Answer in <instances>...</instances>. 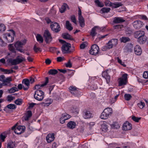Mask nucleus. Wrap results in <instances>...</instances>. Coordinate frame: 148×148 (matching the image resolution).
<instances>
[{"instance_id":"f257e3e1","label":"nucleus","mask_w":148,"mask_h":148,"mask_svg":"<svg viewBox=\"0 0 148 148\" xmlns=\"http://www.w3.org/2000/svg\"><path fill=\"white\" fill-rule=\"evenodd\" d=\"M145 32L143 31H136L134 33L135 38H138V42L140 44H143L145 43L147 40V37L145 35Z\"/></svg>"},{"instance_id":"f03ea898","label":"nucleus","mask_w":148,"mask_h":148,"mask_svg":"<svg viewBox=\"0 0 148 148\" xmlns=\"http://www.w3.org/2000/svg\"><path fill=\"white\" fill-rule=\"evenodd\" d=\"M11 33H6L3 34V38H5L8 42H11L14 40L15 33L14 30L10 29Z\"/></svg>"},{"instance_id":"7ed1b4c3","label":"nucleus","mask_w":148,"mask_h":148,"mask_svg":"<svg viewBox=\"0 0 148 148\" xmlns=\"http://www.w3.org/2000/svg\"><path fill=\"white\" fill-rule=\"evenodd\" d=\"M25 60V59L23 57H17L15 59L12 58H8L6 60L7 63L8 64H11V65H17Z\"/></svg>"},{"instance_id":"20e7f679","label":"nucleus","mask_w":148,"mask_h":148,"mask_svg":"<svg viewBox=\"0 0 148 148\" xmlns=\"http://www.w3.org/2000/svg\"><path fill=\"white\" fill-rule=\"evenodd\" d=\"M112 110L111 108H106L102 113L100 118L102 119H106L112 113Z\"/></svg>"},{"instance_id":"39448f33","label":"nucleus","mask_w":148,"mask_h":148,"mask_svg":"<svg viewBox=\"0 0 148 148\" xmlns=\"http://www.w3.org/2000/svg\"><path fill=\"white\" fill-rule=\"evenodd\" d=\"M43 36L47 44L49 43L53 39L51 34L47 29L45 31Z\"/></svg>"},{"instance_id":"423d86ee","label":"nucleus","mask_w":148,"mask_h":148,"mask_svg":"<svg viewBox=\"0 0 148 148\" xmlns=\"http://www.w3.org/2000/svg\"><path fill=\"white\" fill-rule=\"evenodd\" d=\"M44 92L42 91L37 90L35 92L34 97L35 99L39 101H42L44 97Z\"/></svg>"},{"instance_id":"0eeeda50","label":"nucleus","mask_w":148,"mask_h":148,"mask_svg":"<svg viewBox=\"0 0 148 148\" xmlns=\"http://www.w3.org/2000/svg\"><path fill=\"white\" fill-rule=\"evenodd\" d=\"M71 47V45L69 43H66L63 44L62 47V51L63 53H69L72 52L70 50Z\"/></svg>"},{"instance_id":"6e6552de","label":"nucleus","mask_w":148,"mask_h":148,"mask_svg":"<svg viewBox=\"0 0 148 148\" xmlns=\"http://www.w3.org/2000/svg\"><path fill=\"white\" fill-rule=\"evenodd\" d=\"M50 27L52 31L56 33L59 32L61 29L59 24L57 22H51Z\"/></svg>"},{"instance_id":"1a4fd4ad","label":"nucleus","mask_w":148,"mask_h":148,"mask_svg":"<svg viewBox=\"0 0 148 148\" xmlns=\"http://www.w3.org/2000/svg\"><path fill=\"white\" fill-rule=\"evenodd\" d=\"M99 47L96 44L93 45L90 51V53L91 55L97 56L99 54Z\"/></svg>"},{"instance_id":"9d476101","label":"nucleus","mask_w":148,"mask_h":148,"mask_svg":"<svg viewBox=\"0 0 148 148\" xmlns=\"http://www.w3.org/2000/svg\"><path fill=\"white\" fill-rule=\"evenodd\" d=\"M127 74H123V75L122 77L119 78V86H121L126 84L127 80Z\"/></svg>"},{"instance_id":"9b49d317","label":"nucleus","mask_w":148,"mask_h":148,"mask_svg":"<svg viewBox=\"0 0 148 148\" xmlns=\"http://www.w3.org/2000/svg\"><path fill=\"white\" fill-rule=\"evenodd\" d=\"M23 45V43L21 42L18 41L14 44V46L17 50L22 53L24 51V50L22 49Z\"/></svg>"},{"instance_id":"f8f14e48","label":"nucleus","mask_w":148,"mask_h":148,"mask_svg":"<svg viewBox=\"0 0 148 148\" xmlns=\"http://www.w3.org/2000/svg\"><path fill=\"white\" fill-rule=\"evenodd\" d=\"M144 25L143 23L139 20L134 21L133 23V25L134 28L139 29L142 27Z\"/></svg>"},{"instance_id":"ddd939ff","label":"nucleus","mask_w":148,"mask_h":148,"mask_svg":"<svg viewBox=\"0 0 148 148\" xmlns=\"http://www.w3.org/2000/svg\"><path fill=\"white\" fill-rule=\"evenodd\" d=\"M25 129V126L19 125L15 129L14 132L16 134H20L24 132Z\"/></svg>"},{"instance_id":"4468645a","label":"nucleus","mask_w":148,"mask_h":148,"mask_svg":"<svg viewBox=\"0 0 148 148\" xmlns=\"http://www.w3.org/2000/svg\"><path fill=\"white\" fill-rule=\"evenodd\" d=\"M70 117V116L66 113L62 114L60 119V123L62 124L64 123H65L66 120L69 119Z\"/></svg>"},{"instance_id":"2eb2a0df","label":"nucleus","mask_w":148,"mask_h":148,"mask_svg":"<svg viewBox=\"0 0 148 148\" xmlns=\"http://www.w3.org/2000/svg\"><path fill=\"white\" fill-rule=\"evenodd\" d=\"M22 83L23 84L25 85V87L23 86V88L25 90H27L29 88V86L30 82L29 79H23Z\"/></svg>"},{"instance_id":"dca6fc26","label":"nucleus","mask_w":148,"mask_h":148,"mask_svg":"<svg viewBox=\"0 0 148 148\" xmlns=\"http://www.w3.org/2000/svg\"><path fill=\"white\" fill-rule=\"evenodd\" d=\"M115 42L116 43L117 42V40L116 39H112V40H109L108 42L107 43L106 45V47H105V48L103 50H106V48L110 49L112 48L113 46V45L112 42Z\"/></svg>"},{"instance_id":"f3484780","label":"nucleus","mask_w":148,"mask_h":148,"mask_svg":"<svg viewBox=\"0 0 148 148\" xmlns=\"http://www.w3.org/2000/svg\"><path fill=\"white\" fill-rule=\"evenodd\" d=\"M55 134L54 133H49L46 137L47 143H50L53 141L55 139Z\"/></svg>"},{"instance_id":"a211bd4d","label":"nucleus","mask_w":148,"mask_h":148,"mask_svg":"<svg viewBox=\"0 0 148 148\" xmlns=\"http://www.w3.org/2000/svg\"><path fill=\"white\" fill-rule=\"evenodd\" d=\"M92 114L90 111L85 110L83 111V117L85 119L90 118L92 117Z\"/></svg>"},{"instance_id":"6ab92c4d","label":"nucleus","mask_w":148,"mask_h":148,"mask_svg":"<svg viewBox=\"0 0 148 148\" xmlns=\"http://www.w3.org/2000/svg\"><path fill=\"white\" fill-rule=\"evenodd\" d=\"M125 21L123 18L120 17H116L114 18L113 23H120Z\"/></svg>"},{"instance_id":"aec40b11","label":"nucleus","mask_w":148,"mask_h":148,"mask_svg":"<svg viewBox=\"0 0 148 148\" xmlns=\"http://www.w3.org/2000/svg\"><path fill=\"white\" fill-rule=\"evenodd\" d=\"M132 128L131 124L128 122H126L124 123L123 126V130H129Z\"/></svg>"},{"instance_id":"412c9836","label":"nucleus","mask_w":148,"mask_h":148,"mask_svg":"<svg viewBox=\"0 0 148 148\" xmlns=\"http://www.w3.org/2000/svg\"><path fill=\"white\" fill-rule=\"evenodd\" d=\"M134 51L136 55L138 56L141 55L142 53L141 47L139 45H136L134 47Z\"/></svg>"},{"instance_id":"4be33fe9","label":"nucleus","mask_w":148,"mask_h":148,"mask_svg":"<svg viewBox=\"0 0 148 148\" xmlns=\"http://www.w3.org/2000/svg\"><path fill=\"white\" fill-rule=\"evenodd\" d=\"M12 80L11 77H8L3 81V84L4 86H11V82Z\"/></svg>"},{"instance_id":"5701e85b","label":"nucleus","mask_w":148,"mask_h":148,"mask_svg":"<svg viewBox=\"0 0 148 148\" xmlns=\"http://www.w3.org/2000/svg\"><path fill=\"white\" fill-rule=\"evenodd\" d=\"M102 75V77L106 79L107 83L108 84L110 82V77L108 74L107 71L106 70L103 72Z\"/></svg>"},{"instance_id":"b1692460","label":"nucleus","mask_w":148,"mask_h":148,"mask_svg":"<svg viewBox=\"0 0 148 148\" xmlns=\"http://www.w3.org/2000/svg\"><path fill=\"white\" fill-rule=\"evenodd\" d=\"M49 82V79L47 77L46 78L45 82L44 84H37L34 87V88L37 90H39L42 87L46 86Z\"/></svg>"},{"instance_id":"393cba45","label":"nucleus","mask_w":148,"mask_h":148,"mask_svg":"<svg viewBox=\"0 0 148 148\" xmlns=\"http://www.w3.org/2000/svg\"><path fill=\"white\" fill-rule=\"evenodd\" d=\"M62 37L64 39H68L71 40H74L72 36L67 33H64L62 35Z\"/></svg>"},{"instance_id":"a878e982","label":"nucleus","mask_w":148,"mask_h":148,"mask_svg":"<svg viewBox=\"0 0 148 148\" xmlns=\"http://www.w3.org/2000/svg\"><path fill=\"white\" fill-rule=\"evenodd\" d=\"M32 113L31 110H29L27 111L25 114V116H23V118L25 121H28L29 119L32 116Z\"/></svg>"},{"instance_id":"bb28decb","label":"nucleus","mask_w":148,"mask_h":148,"mask_svg":"<svg viewBox=\"0 0 148 148\" xmlns=\"http://www.w3.org/2000/svg\"><path fill=\"white\" fill-rule=\"evenodd\" d=\"M16 143L15 142H13L11 140H10L7 144V148H14Z\"/></svg>"},{"instance_id":"cd10ccee","label":"nucleus","mask_w":148,"mask_h":148,"mask_svg":"<svg viewBox=\"0 0 148 148\" xmlns=\"http://www.w3.org/2000/svg\"><path fill=\"white\" fill-rule=\"evenodd\" d=\"M14 45L13 44H10L8 46V49L9 50L11 51L12 53H16V49H15L14 48Z\"/></svg>"},{"instance_id":"c85d7f7f","label":"nucleus","mask_w":148,"mask_h":148,"mask_svg":"<svg viewBox=\"0 0 148 148\" xmlns=\"http://www.w3.org/2000/svg\"><path fill=\"white\" fill-rule=\"evenodd\" d=\"M78 20L80 26L82 28L84 27L85 26V21L83 17L82 16L78 17Z\"/></svg>"},{"instance_id":"c756f323","label":"nucleus","mask_w":148,"mask_h":148,"mask_svg":"<svg viewBox=\"0 0 148 148\" xmlns=\"http://www.w3.org/2000/svg\"><path fill=\"white\" fill-rule=\"evenodd\" d=\"M68 8L69 9V8L68 5L65 3H64L62 5L60 8V11L61 13H63L65 11L66 8Z\"/></svg>"},{"instance_id":"7c9ffc66","label":"nucleus","mask_w":148,"mask_h":148,"mask_svg":"<svg viewBox=\"0 0 148 148\" xmlns=\"http://www.w3.org/2000/svg\"><path fill=\"white\" fill-rule=\"evenodd\" d=\"M76 126V124L74 122L70 121L67 124V127L71 129L74 128Z\"/></svg>"},{"instance_id":"2f4dec72","label":"nucleus","mask_w":148,"mask_h":148,"mask_svg":"<svg viewBox=\"0 0 148 148\" xmlns=\"http://www.w3.org/2000/svg\"><path fill=\"white\" fill-rule=\"evenodd\" d=\"M98 26H95L93 27L90 33V35L92 37L95 36L97 34V33L96 32V29H98Z\"/></svg>"},{"instance_id":"473e14b6","label":"nucleus","mask_w":148,"mask_h":148,"mask_svg":"<svg viewBox=\"0 0 148 148\" xmlns=\"http://www.w3.org/2000/svg\"><path fill=\"white\" fill-rule=\"evenodd\" d=\"M77 89L76 87L73 86H71L69 88L70 92L72 94H75L77 92Z\"/></svg>"},{"instance_id":"72a5a7b5","label":"nucleus","mask_w":148,"mask_h":148,"mask_svg":"<svg viewBox=\"0 0 148 148\" xmlns=\"http://www.w3.org/2000/svg\"><path fill=\"white\" fill-rule=\"evenodd\" d=\"M37 40L40 43H42L43 42V39L41 36L39 34H37L36 36Z\"/></svg>"},{"instance_id":"f704fd0d","label":"nucleus","mask_w":148,"mask_h":148,"mask_svg":"<svg viewBox=\"0 0 148 148\" xmlns=\"http://www.w3.org/2000/svg\"><path fill=\"white\" fill-rule=\"evenodd\" d=\"M66 27L69 30L71 31L73 29V27L71 26V24L68 21H67L66 23Z\"/></svg>"},{"instance_id":"c9c22d12","label":"nucleus","mask_w":148,"mask_h":148,"mask_svg":"<svg viewBox=\"0 0 148 148\" xmlns=\"http://www.w3.org/2000/svg\"><path fill=\"white\" fill-rule=\"evenodd\" d=\"M130 39L128 37H122L121 39V42L123 43H126L127 42L130 41Z\"/></svg>"},{"instance_id":"e433bc0d","label":"nucleus","mask_w":148,"mask_h":148,"mask_svg":"<svg viewBox=\"0 0 148 148\" xmlns=\"http://www.w3.org/2000/svg\"><path fill=\"white\" fill-rule=\"evenodd\" d=\"M95 4L99 7H102L104 6L103 4L100 2L99 0H95Z\"/></svg>"},{"instance_id":"4c0bfd02","label":"nucleus","mask_w":148,"mask_h":148,"mask_svg":"<svg viewBox=\"0 0 148 148\" xmlns=\"http://www.w3.org/2000/svg\"><path fill=\"white\" fill-rule=\"evenodd\" d=\"M0 69L2 71L4 72L6 74H10L13 73L14 71L12 69H5L2 68H1Z\"/></svg>"},{"instance_id":"58836bf2","label":"nucleus","mask_w":148,"mask_h":148,"mask_svg":"<svg viewBox=\"0 0 148 148\" xmlns=\"http://www.w3.org/2000/svg\"><path fill=\"white\" fill-rule=\"evenodd\" d=\"M131 95L129 94H125L124 95V98L125 100L129 101L132 98Z\"/></svg>"},{"instance_id":"ea45409f","label":"nucleus","mask_w":148,"mask_h":148,"mask_svg":"<svg viewBox=\"0 0 148 148\" xmlns=\"http://www.w3.org/2000/svg\"><path fill=\"white\" fill-rule=\"evenodd\" d=\"M18 90V89L16 87H13L8 90L9 93H11Z\"/></svg>"},{"instance_id":"a19ab883","label":"nucleus","mask_w":148,"mask_h":148,"mask_svg":"<svg viewBox=\"0 0 148 148\" xmlns=\"http://www.w3.org/2000/svg\"><path fill=\"white\" fill-rule=\"evenodd\" d=\"M110 9L109 8L104 7L102 8L101 11L103 13H108L109 12Z\"/></svg>"},{"instance_id":"79ce46f5","label":"nucleus","mask_w":148,"mask_h":148,"mask_svg":"<svg viewBox=\"0 0 148 148\" xmlns=\"http://www.w3.org/2000/svg\"><path fill=\"white\" fill-rule=\"evenodd\" d=\"M107 126L106 124L103 123L101 125V129L103 131H106L107 130Z\"/></svg>"},{"instance_id":"37998d69","label":"nucleus","mask_w":148,"mask_h":148,"mask_svg":"<svg viewBox=\"0 0 148 148\" xmlns=\"http://www.w3.org/2000/svg\"><path fill=\"white\" fill-rule=\"evenodd\" d=\"M138 106L140 108L142 109L145 106V104L144 102L140 101L138 103Z\"/></svg>"},{"instance_id":"c03bdc74","label":"nucleus","mask_w":148,"mask_h":148,"mask_svg":"<svg viewBox=\"0 0 148 148\" xmlns=\"http://www.w3.org/2000/svg\"><path fill=\"white\" fill-rule=\"evenodd\" d=\"M7 107L10 109H14L16 108L15 105L14 104H10L7 106Z\"/></svg>"},{"instance_id":"a18cd8bd","label":"nucleus","mask_w":148,"mask_h":148,"mask_svg":"<svg viewBox=\"0 0 148 148\" xmlns=\"http://www.w3.org/2000/svg\"><path fill=\"white\" fill-rule=\"evenodd\" d=\"M23 100L21 99H18L16 100L14 103L17 105H20L22 103Z\"/></svg>"},{"instance_id":"49530a36","label":"nucleus","mask_w":148,"mask_h":148,"mask_svg":"<svg viewBox=\"0 0 148 148\" xmlns=\"http://www.w3.org/2000/svg\"><path fill=\"white\" fill-rule=\"evenodd\" d=\"M57 73L58 71L56 69H51L49 72V73L51 75H55L57 74Z\"/></svg>"},{"instance_id":"de8ad7c7","label":"nucleus","mask_w":148,"mask_h":148,"mask_svg":"<svg viewBox=\"0 0 148 148\" xmlns=\"http://www.w3.org/2000/svg\"><path fill=\"white\" fill-rule=\"evenodd\" d=\"M71 21L75 24H77V21L76 17L75 15H73L71 17Z\"/></svg>"},{"instance_id":"09e8293b","label":"nucleus","mask_w":148,"mask_h":148,"mask_svg":"<svg viewBox=\"0 0 148 148\" xmlns=\"http://www.w3.org/2000/svg\"><path fill=\"white\" fill-rule=\"evenodd\" d=\"M87 42H83L81 44L80 46V48L81 49H84L85 48L86 46L87 45Z\"/></svg>"},{"instance_id":"8fccbe9b","label":"nucleus","mask_w":148,"mask_h":148,"mask_svg":"<svg viewBox=\"0 0 148 148\" xmlns=\"http://www.w3.org/2000/svg\"><path fill=\"white\" fill-rule=\"evenodd\" d=\"M132 119L134 121H135V122H138L139 120L141 118L138 117L134 116L132 117Z\"/></svg>"},{"instance_id":"3c124183","label":"nucleus","mask_w":148,"mask_h":148,"mask_svg":"<svg viewBox=\"0 0 148 148\" xmlns=\"http://www.w3.org/2000/svg\"><path fill=\"white\" fill-rule=\"evenodd\" d=\"M123 27V26L121 25H117L114 26V28L115 29H121Z\"/></svg>"},{"instance_id":"603ef678","label":"nucleus","mask_w":148,"mask_h":148,"mask_svg":"<svg viewBox=\"0 0 148 148\" xmlns=\"http://www.w3.org/2000/svg\"><path fill=\"white\" fill-rule=\"evenodd\" d=\"M5 29V26L3 24H0V32H1L4 31Z\"/></svg>"},{"instance_id":"864d4df0","label":"nucleus","mask_w":148,"mask_h":148,"mask_svg":"<svg viewBox=\"0 0 148 148\" xmlns=\"http://www.w3.org/2000/svg\"><path fill=\"white\" fill-rule=\"evenodd\" d=\"M107 26H105L101 27H99L98 26V29H99L100 31L102 32H104L106 30Z\"/></svg>"},{"instance_id":"5fc2aeb1","label":"nucleus","mask_w":148,"mask_h":148,"mask_svg":"<svg viewBox=\"0 0 148 148\" xmlns=\"http://www.w3.org/2000/svg\"><path fill=\"white\" fill-rule=\"evenodd\" d=\"M6 45V43L3 40L2 38L0 37V46H5Z\"/></svg>"},{"instance_id":"6e6d98bb","label":"nucleus","mask_w":148,"mask_h":148,"mask_svg":"<svg viewBox=\"0 0 148 148\" xmlns=\"http://www.w3.org/2000/svg\"><path fill=\"white\" fill-rule=\"evenodd\" d=\"M123 4L121 3L114 4L113 5V7L114 8H117L120 6H121Z\"/></svg>"},{"instance_id":"4d7b16f0","label":"nucleus","mask_w":148,"mask_h":148,"mask_svg":"<svg viewBox=\"0 0 148 148\" xmlns=\"http://www.w3.org/2000/svg\"><path fill=\"white\" fill-rule=\"evenodd\" d=\"M34 50L36 52H37L38 51H41V50L40 49V48L37 47L35 45L34 47Z\"/></svg>"},{"instance_id":"13d9d810","label":"nucleus","mask_w":148,"mask_h":148,"mask_svg":"<svg viewBox=\"0 0 148 148\" xmlns=\"http://www.w3.org/2000/svg\"><path fill=\"white\" fill-rule=\"evenodd\" d=\"M143 77L145 79L148 78V71H145L144 72Z\"/></svg>"},{"instance_id":"bf43d9fd","label":"nucleus","mask_w":148,"mask_h":148,"mask_svg":"<svg viewBox=\"0 0 148 148\" xmlns=\"http://www.w3.org/2000/svg\"><path fill=\"white\" fill-rule=\"evenodd\" d=\"M112 127H114V128L118 129L120 127V126L117 123H115L113 124L112 125Z\"/></svg>"},{"instance_id":"052dcab7","label":"nucleus","mask_w":148,"mask_h":148,"mask_svg":"<svg viewBox=\"0 0 148 148\" xmlns=\"http://www.w3.org/2000/svg\"><path fill=\"white\" fill-rule=\"evenodd\" d=\"M45 20L46 21L47 23L48 24L52 22L51 19L49 18H45Z\"/></svg>"},{"instance_id":"680f3d73","label":"nucleus","mask_w":148,"mask_h":148,"mask_svg":"<svg viewBox=\"0 0 148 148\" xmlns=\"http://www.w3.org/2000/svg\"><path fill=\"white\" fill-rule=\"evenodd\" d=\"M51 61L49 59H47L46 60L45 62L47 64H50L51 63Z\"/></svg>"},{"instance_id":"e2e57ef3","label":"nucleus","mask_w":148,"mask_h":148,"mask_svg":"<svg viewBox=\"0 0 148 148\" xmlns=\"http://www.w3.org/2000/svg\"><path fill=\"white\" fill-rule=\"evenodd\" d=\"M13 97L12 96H8V101H11L13 100Z\"/></svg>"},{"instance_id":"0e129e2a","label":"nucleus","mask_w":148,"mask_h":148,"mask_svg":"<svg viewBox=\"0 0 148 148\" xmlns=\"http://www.w3.org/2000/svg\"><path fill=\"white\" fill-rule=\"evenodd\" d=\"M29 80V81L30 83V82L31 84L35 82L34 79L32 77H30Z\"/></svg>"},{"instance_id":"69168bd1","label":"nucleus","mask_w":148,"mask_h":148,"mask_svg":"<svg viewBox=\"0 0 148 148\" xmlns=\"http://www.w3.org/2000/svg\"><path fill=\"white\" fill-rule=\"evenodd\" d=\"M57 60L58 62H60L62 61L63 59L61 57H59L57 58Z\"/></svg>"},{"instance_id":"338daca9","label":"nucleus","mask_w":148,"mask_h":148,"mask_svg":"<svg viewBox=\"0 0 148 148\" xmlns=\"http://www.w3.org/2000/svg\"><path fill=\"white\" fill-rule=\"evenodd\" d=\"M117 60L118 62L121 65H124L122 63V60L120 59L119 57L117 58Z\"/></svg>"},{"instance_id":"774afa93","label":"nucleus","mask_w":148,"mask_h":148,"mask_svg":"<svg viewBox=\"0 0 148 148\" xmlns=\"http://www.w3.org/2000/svg\"><path fill=\"white\" fill-rule=\"evenodd\" d=\"M0 137L2 141H4L5 139L6 138L5 136V135H3L2 134L1 135Z\"/></svg>"}]
</instances>
